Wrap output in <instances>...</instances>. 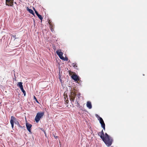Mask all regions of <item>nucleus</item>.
Segmentation results:
<instances>
[{
	"mask_svg": "<svg viewBox=\"0 0 147 147\" xmlns=\"http://www.w3.org/2000/svg\"><path fill=\"white\" fill-rule=\"evenodd\" d=\"M104 137L105 140L103 141L107 146H109L111 145L113 141L112 138L110 137L107 133H105Z\"/></svg>",
	"mask_w": 147,
	"mask_h": 147,
	"instance_id": "nucleus-1",
	"label": "nucleus"
},
{
	"mask_svg": "<svg viewBox=\"0 0 147 147\" xmlns=\"http://www.w3.org/2000/svg\"><path fill=\"white\" fill-rule=\"evenodd\" d=\"M44 115V113L43 112H39L37 114L35 118V120L36 123H38L40 119Z\"/></svg>",
	"mask_w": 147,
	"mask_h": 147,
	"instance_id": "nucleus-2",
	"label": "nucleus"
},
{
	"mask_svg": "<svg viewBox=\"0 0 147 147\" xmlns=\"http://www.w3.org/2000/svg\"><path fill=\"white\" fill-rule=\"evenodd\" d=\"M13 0H6V5L9 6H12L13 5Z\"/></svg>",
	"mask_w": 147,
	"mask_h": 147,
	"instance_id": "nucleus-3",
	"label": "nucleus"
},
{
	"mask_svg": "<svg viewBox=\"0 0 147 147\" xmlns=\"http://www.w3.org/2000/svg\"><path fill=\"white\" fill-rule=\"evenodd\" d=\"M16 120V118L13 116H11V120H10V123L11 125V127L12 129L14 126V121Z\"/></svg>",
	"mask_w": 147,
	"mask_h": 147,
	"instance_id": "nucleus-4",
	"label": "nucleus"
},
{
	"mask_svg": "<svg viewBox=\"0 0 147 147\" xmlns=\"http://www.w3.org/2000/svg\"><path fill=\"white\" fill-rule=\"evenodd\" d=\"M56 53L60 59H63L64 57L63 56V53L62 52H60L59 51L57 50L56 52Z\"/></svg>",
	"mask_w": 147,
	"mask_h": 147,
	"instance_id": "nucleus-5",
	"label": "nucleus"
},
{
	"mask_svg": "<svg viewBox=\"0 0 147 147\" xmlns=\"http://www.w3.org/2000/svg\"><path fill=\"white\" fill-rule=\"evenodd\" d=\"M26 126L27 128V130H28L29 132L31 133V131L30 130V128L32 127V125L29 123H26Z\"/></svg>",
	"mask_w": 147,
	"mask_h": 147,
	"instance_id": "nucleus-6",
	"label": "nucleus"
},
{
	"mask_svg": "<svg viewBox=\"0 0 147 147\" xmlns=\"http://www.w3.org/2000/svg\"><path fill=\"white\" fill-rule=\"evenodd\" d=\"M71 78L75 81H77L79 80L78 76L76 75L72 76Z\"/></svg>",
	"mask_w": 147,
	"mask_h": 147,
	"instance_id": "nucleus-7",
	"label": "nucleus"
},
{
	"mask_svg": "<svg viewBox=\"0 0 147 147\" xmlns=\"http://www.w3.org/2000/svg\"><path fill=\"white\" fill-rule=\"evenodd\" d=\"M86 106L89 109H91L92 108V104L91 102L88 101L87 102Z\"/></svg>",
	"mask_w": 147,
	"mask_h": 147,
	"instance_id": "nucleus-8",
	"label": "nucleus"
},
{
	"mask_svg": "<svg viewBox=\"0 0 147 147\" xmlns=\"http://www.w3.org/2000/svg\"><path fill=\"white\" fill-rule=\"evenodd\" d=\"M98 136H100V138L102 139L103 141L105 140L104 139V136L100 132H98Z\"/></svg>",
	"mask_w": 147,
	"mask_h": 147,
	"instance_id": "nucleus-9",
	"label": "nucleus"
},
{
	"mask_svg": "<svg viewBox=\"0 0 147 147\" xmlns=\"http://www.w3.org/2000/svg\"><path fill=\"white\" fill-rule=\"evenodd\" d=\"M99 119L98 120H99L100 123L101 125V126H102V125H103L104 124H105L104 121L101 117H100Z\"/></svg>",
	"mask_w": 147,
	"mask_h": 147,
	"instance_id": "nucleus-10",
	"label": "nucleus"
},
{
	"mask_svg": "<svg viewBox=\"0 0 147 147\" xmlns=\"http://www.w3.org/2000/svg\"><path fill=\"white\" fill-rule=\"evenodd\" d=\"M27 10L32 15H34V13L32 9H29L28 7L27 9Z\"/></svg>",
	"mask_w": 147,
	"mask_h": 147,
	"instance_id": "nucleus-11",
	"label": "nucleus"
},
{
	"mask_svg": "<svg viewBox=\"0 0 147 147\" xmlns=\"http://www.w3.org/2000/svg\"><path fill=\"white\" fill-rule=\"evenodd\" d=\"M22 84V82H18L17 85L20 87V89H21L22 88H23V86Z\"/></svg>",
	"mask_w": 147,
	"mask_h": 147,
	"instance_id": "nucleus-12",
	"label": "nucleus"
},
{
	"mask_svg": "<svg viewBox=\"0 0 147 147\" xmlns=\"http://www.w3.org/2000/svg\"><path fill=\"white\" fill-rule=\"evenodd\" d=\"M20 89L21 90V91H22V92H23L24 96H26V92L24 90L23 88H22Z\"/></svg>",
	"mask_w": 147,
	"mask_h": 147,
	"instance_id": "nucleus-13",
	"label": "nucleus"
},
{
	"mask_svg": "<svg viewBox=\"0 0 147 147\" xmlns=\"http://www.w3.org/2000/svg\"><path fill=\"white\" fill-rule=\"evenodd\" d=\"M37 16L38 17V18L42 20L43 19L41 15H39V14L37 15Z\"/></svg>",
	"mask_w": 147,
	"mask_h": 147,
	"instance_id": "nucleus-14",
	"label": "nucleus"
},
{
	"mask_svg": "<svg viewBox=\"0 0 147 147\" xmlns=\"http://www.w3.org/2000/svg\"><path fill=\"white\" fill-rule=\"evenodd\" d=\"M75 97L74 96H72L71 97V100L73 102H74V99H75Z\"/></svg>",
	"mask_w": 147,
	"mask_h": 147,
	"instance_id": "nucleus-15",
	"label": "nucleus"
},
{
	"mask_svg": "<svg viewBox=\"0 0 147 147\" xmlns=\"http://www.w3.org/2000/svg\"><path fill=\"white\" fill-rule=\"evenodd\" d=\"M72 65L75 68H76L77 67V66L75 64H74V63H73L72 64Z\"/></svg>",
	"mask_w": 147,
	"mask_h": 147,
	"instance_id": "nucleus-16",
	"label": "nucleus"
},
{
	"mask_svg": "<svg viewBox=\"0 0 147 147\" xmlns=\"http://www.w3.org/2000/svg\"><path fill=\"white\" fill-rule=\"evenodd\" d=\"M103 128L104 130H105V124H103L102 126H101Z\"/></svg>",
	"mask_w": 147,
	"mask_h": 147,
	"instance_id": "nucleus-17",
	"label": "nucleus"
},
{
	"mask_svg": "<svg viewBox=\"0 0 147 147\" xmlns=\"http://www.w3.org/2000/svg\"><path fill=\"white\" fill-rule=\"evenodd\" d=\"M34 98L37 102L38 103V101L37 99L35 96H34Z\"/></svg>",
	"mask_w": 147,
	"mask_h": 147,
	"instance_id": "nucleus-18",
	"label": "nucleus"
},
{
	"mask_svg": "<svg viewBox=\"0 0 147 147\" xmlns=\"http://www.w3.org/2000/svg\"><path fill=\"white\" fill-rule=\"evenodd\" d=\"M15 123L16 124H17L19 126H20L19 122L18 121L15 122Z\"/></svg>",
	"mask_w": 147,
	"mask_h": 147,
	"instance_id": "nucleus-19",
	"label": "nucleus"
},
{
	"mask_svg": "<svg viewBox=\"0 0 147 147\" xmlns=\"http://www.w3.org/2000/svg\"><path fill=\"white\" fill-rule=\"evenodd\" d=\"M68 58H67V57H66L65 58L64 57V59H63V60H64V61H67L68 60Z\"/></svg>",
	"mask_w": 147,
	"mask_h": 147,
	"instance_id": "nucleus-20",
	"label": "nucleus"
},
{
	"mask_svg": "<svg viewBox=\"0 0 147 147\" xmlns=\"http://www.w3.org/2000/svg\"><path fill=\"white\" fill-rule=\"evenodd\" d=\"M96 117L97 118L98 120H99V118L100 117L99 116H98V115H96Z\"/></svg>",
	"mask_w": 147,
	"mask_h": 147,
	"instance_id": "nucleus-21",
	"label": "nucleus"
},
{
	"mask_svg": "<svg viewBox=\"0 0 147 147\" xmlns=\"http://www.w3.org/2000/svg\"><path fill=\"white\" fill-rule=\"evenodd\" d=\"M13 37V38H14V40H15V39H16V35H13L12 36V38Z\"/></svg>",
	"mask_w": 147,
	"mask_h": 147,
	"instance_id": "nucleus-22",
	"label": "nucleus"
},
{
	"mask_svg": "<svg viewBox=\"0 0 147 147\" xmlns=\"http://www.w3.org/2000/svg\"><path fill=\"white\" fill-rule=\"evenodd\" d=\"M104 136V133L103 131V130H102L101 132H100Z\"/></svg>",
	"mask_w": 147,
	"mask_h": 147,
	"instance_id": "nucleus-23",
	"label": "nucleus"
},
{
	"mask_svg": "<svg viewBox=\"0 0 147 147\" xmlns=\"http://www.w3.org/2000/svg\"><path fill=\"white\" fill-rule=\"evenodd\" d=\"M35 12L37 16V15L39 14L38 12L36 11H35Z\"/></svg>",
	"mask_w": 147,
	"mask_h": 147,
	"instance_id": "nucleus-24",
	"label": "nucleus"
},
{
	"mask_svg": "<svg viewBox=\"0 0 147 147\" xmlns=\"http://www.w3.org/2000/svg\"><path fill=\"white\" fill-rule=\"evenodd\" d=\"M59 79H60V81H61V79H60V77H61V76H60V74H59Z\"/></svg>",
	"mask_w": 147,
	"mask_h": 147,
	"instance_id": "nucleus-25",
	"label": "nucleus"
},
{
	"mask_svg": "<svg viewBox=\"0 0 147 147\" xmlns=\"http://www.w3.org/2000/svg\"><path fill=\"white\" fill-rule=\"evenodd\" d=\"M68 100H66V103H68Z\"/></svg>",
	"mask_w": 147,
	"mask_h": 147,
	"instance_id": "nucleus-26",
	"label": "nucleus"
},
{
	"mask_svg": "<svg viewBox=\"0 0 147 147\" xmlns=\"http://www.w3.org/2000/svg\"><path fill=\"white\" fill-rule=\"evenodd\" d=\"M33 9L34 10L35 12V11H36V10L35 9V8L34 7H33Z\"/></svg>",
	"mask_w": 147,
	"mask_h": 147,
	"instance_id": "nucleus-27",
	"label": "nucleus"
},
{
	"mask_svg": "<svg viewBox=\"0 0 147 147\" xmlns=\"http://www.w3.org/2000/svg\"><path fill=\"white\" fill-rule=\"evenodd\" d=\"M51 31H52V32H53V29H51Z\"/></svg>",
	"mask_w": 147,
	"mask_h": 147,
	"instance_id": "nucleus-28",
	"label": "nucleus"
},
{
	"mask_svg": "<svg viewBox=\"0 0 147 147\" xmlns=\"http://www.w3.org/2000/svg\"><path fill=\"white\" fill-rule=\"evenodd\" d=\"M80 94H78V96H80Z\"/></svg>",
	"mask_w": 147,
	"mask_h": 147,
	"instance_id": "nucleus-29",
	"label": "nucleus"
}]
</instances>
